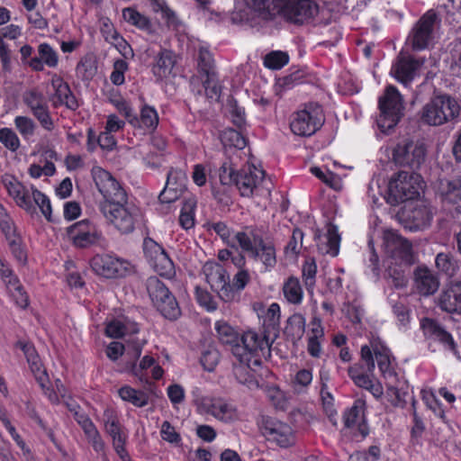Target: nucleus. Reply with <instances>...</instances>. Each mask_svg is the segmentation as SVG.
Masks as SVG:
<instances>
[{
  "mask_svg": "<svg viewBox=\"0 0 461 461\" xmlns=\"http://www.w3.org/2000/svg\"><path fill=\"white\" fill-rule=\"evenodd\" d=\"M438 307L447 313L461 314V283L444 289L438 298Z\"/></svg>",
  "mask_w": 461,
  "mask_h": 461,
  "instance_id": "obj_33",
  "label": "nucleus"
},
{
  "mask_svg": "<svg viewBox=\"0 0 461 461\" xmlns=\"http://www.w3.org/2000/svg\"><path fill=\"white\" fill-rule=\"evenodd\" d=\"M436 19V13L430 10L416 23L409 36V41L414 50H422L429 47L432 41Z\"/></svg>",
  "mask_w": 461,
  "mask_h": 461,
  "instance_id": "obj_22",
  "label": "nucleus"
},
{
  "mask_svg": "<svg viewBox=\"0 0 461 461\" xmlns=\"http://www.w3.org/2000/svg\"><path fill=\"white\" fill-rule=\"evenodd\" d=\"M150 267L161 276L167 279H171L176 275L175 265L167 253L165 252L154 262L150 264Z\"/></svg>",
  "mask_w": 461,
  "mask_h": 461,
  "instance_id": "obj_47",
  "label": "nucleus"
},
{
  "mask_svg": "<svg viewBox=\"0 0 461 461\" xmlns=\"http://www.w3.org/2000/svg\"><path fill=\"white\" fill-rule=\"evenodd\" d=\"M414 285L420 294L429 296L438 291L439 280L432 270L419 267L414 271Z\"/></svg>",
  "mask_w": 461,
  "mask_h": 461,
  "instance_id": "obj_32",
  "label": "nucleus"
},
{
  "mask_svg": "<svg viewBox=\"0 0 461 461\" xmlns=\"http://www.w3.org/2000/svg\"><path fill=\"white\" fill-rule=\"evenodd\" d=\"M426 149L422 142L403 140L400 141L393 150V159L401 166L411 168H419L424 162Z\"/></svg>",
  "mask_w": 461,
  "mask_h": 461,
  "instance_id": "obj_18",
  "label": "nucleus"
},
{
  "mask_svg": "<svg viewBox=\"0 0 461 461\" xmlns=\"http://www.w3.org/2000/svg\"><path fill=\"white\" fill-rule=\"evenodd\" d=\"M307 352L314 358H320L323 353V344L325 342V332L321 318L313 314L310 322L309 330L306 333Z\"/></svg>",
  "mask_w": 461,
  "mask_h": 461,
  "instance_id": "obj_28",
  "label": "nucleus"
},
{
  "mask_svg": "<svg viewBox=\"0 0 461 461\" xmlns=\"http://www.w3.org/2000/svg\"><path fill=\"white\" fill-rule=\"evenodd\" d=\"M460 112L461 107L456 98L448 95H438L422 107L420 119L428 125L440 126L455 121Z\"/></svg>",
  "mask_w": 461,
  "mask_h": 461,
  "instance_id": "obj_5",
  "label": "nucleus"
},
{
  "mask_svg": "<svg viewBox=\"0 0 461 461\" xmlns=\"http://www.w3.org/2000/svg\"><path fill=\"white\" fill-rule=\"evenodd\" d=\"M158 121L157 110L153 106L144 104L140 109V117L134 113L131 124L149 132H153L158 125Z\"/></svg>",
  "mask_w": 461,
  "mask_h": 461,
  "instance_id": "obj_38",
  "label": "nucleus"
},
{
  "mask_svg": "<svg viewBox=\"0 0 461 461\" xmlns=\"http://www.w3.org/2000/svg\"><path fill=\"white\" fill-rule=\"evenodd\" d=\"M143 252L149 265L159 258L166 251L161 245L151 238H146L143 240Z\"/></svg>",
  "mask_w": 461,
  "mask_h": 461,
  "instance_id": "obj_57",
  "label": "nucleus"
},
{
  "mask_svg": "<svg viewBox=\"0 0 461 461\" xmlns=\"http://www.w3.org/2000/svg\"><path fill=\"white\" fill-rule=\"evenodd\" d=\"M100 210L104 218L113 224L121 233L128 234L133 231L138 208L128 203H101Z\"/></svg>",
  "mask_w": 461,
  "mask_h": 461,
  "instance_id": "obj_10",
  "label": "nucleus"
},
{
  "mask_svg": "<svg viewBox=\"0 0 461 461\" xmlns=\"http://www.w3.org/2000/svg\"><path fill=\"white\" fill-rule=\"evenodd\" d=\"M3 183L8 194L14 200L16 204L29 213H34L36 207L32 203V193L35 191L33 185H24L13 176H6Z\"/></svg>",
  "mask_w": 461,
  "mask_h": 461,
  "instance_id": "obj_24",
  "label": "nucleus"
},
{
  "mask_svg": "<svg viewBox=\"0 0 461 461\" xmlns=\"http://www.w3.org/2000/svg\"><path fill=\"white\" fill-rule=\"evenodd\" d=\"M23 102L43 130L52 131L55 129V122L50 114L48 100L41 92L37 89L24 92Z\"/></svg>",
  "mask_w": 461,
  "mask_h": 461,
  "instance_id": "obj_16",
  "label": "nucleus"
},
{
  "mask_svg": "<svg viewBox=\"0 0 461 461\" xmlns=\"http://www.w3.org/2000/svg\"><path fill=\"white\" fill-rule=\"evenodd\" d=\"M285 299L291 304L299 305L303 299V291L297 277H288L283 285Z\"/></svg>",
  "mask_w": 461,
  "mask_h": 461,
  "instance_id": "obj_42",
  "label": "nucleus"
},
{
  "mask_svg": "<svg viewBox=\"0 0 461 461\" xmlns=\"http://www.w3.org/2000/svg\"><path fill=\"white\" fill-rule=\"evenodd\" d=\"M0 229L5 239L18 235L13 219L2 203H0Z\"/></svg>",
  "mask_w": 461,
  "mask_h": 461,
  "instance_id": "obj_55",
  "label": "nucleus"
},
{
  "mask_svg": "<svg viewBox=\"0 0 461 461\" xmlns=\"http://www.w3.org/2000/svg\"><path fill=\"white\" fill-rule=\"evenodd\" d=\"M91 174L98 191L103 194V203H124L128 199L127 194L121 184L110 172L101 167H94Z\"/></svg>",
  "mask_w": 461,
  "mask_h": 461,
  "instance_id": "obj_12",
  "label": "nucleus"
},
{
  "mask_svg": "<svg viewBox=\"0 0 461 461\" xmlns=\"http://www.w3.org/2000/svg\"><path fill=\"white\" fill-rule=\"evenodd\" d=\"M93 271L105 278L123 277L131 272V264L112 254H97L90 261Z\"/></svg>",
  "mask_w": 461,
  "mask_h": 461,
  "instance_id": "obj_14",
  "label": "nucleus"
},
{
  "mask_svg": "<svg viewBox=\"0 0 461 461\" xmlns=\"http://www.w3.org/2000/svg\"><path fill=\"white\" fill-rule=\"evenodd\" d=\"M324 116L321 106L305 104L290 116V129L297 136L308 137L314 134L323 124Z\"/></svg>",
  "mask_w": 461,
  "mask_h": 461,
  "instance_id": "obj_8",
  "label": "nucleus"
},
{
  "mask_svg": "<svg viewBox=\"0 0 461 461\" xmlns=\"http://www.w3.org/2000/svg\"><path fill=\"white\" fill-rule=\"evenodd\" d=\"M51 85L55 90L54 97L56 100L53 102L55 106L65 105L68 109L72 111H75L79 107V104L72 94L68 85L64 82L62 78H52Z\"/></svg>",
  "mask_w": 461,
  "mask_h": 461,
  "instance_id": "obj_36",
  "label": "nucleus"
},
{
  "mask_svg": "<svg viewBox=\"0 0 461 461\" xmlns=\"http://www.w3.org/2000/svg\"><path fill=\"white\" fill-rule=\"evenodd\" d=\"M196 209V200L193 197L185 200L180 215L179 224L185 230H190L194 226V216Z\"/></svg>",
  "mask_w": 461,
  "mask_h": 461,
  "instance_id": "obj_44",
  "label": "nucleus"
},
{
  "mask_svg": "<svg viewBox=\"0 0 461 461\" xmlns=\"http://www.w3.org/2000/svg\"><path fill=\"white\" fill-rule=\"evenodd\" d=\"M317 265L313 258L305 259L302 267V276L308 292L312 293L316 282Z\"/></svg>",
  "mask_w": 461,
  "mask_h": 461,
  "instance_id": "obj_49",
  "label": "nucleus"
},
{
  "mask_svg": "<svg viewBox=\"0 0 461 461\" xmlns=\"http://www.w3.org/2000/svg\"><path fill=\"white\" fill-rule=\"evenodd\" d=\"M58 51L47 42H42L38 46V56L32 58L28 63L34 71H42L44 66L55 68L59 65Z\"/></svg>",
  "mask_w": 461,
  "mask_h": 461,
  "instance_id": "obj_34",
  "label": "nucleus"
},
{
  "mask_svg": "<svg viewBox=\"0 0 461 461\" xmlns=\"http://www.w3.org/2000/svg\"><path fill=\"white\" fill-rule=\"evenodd\" d=\"M265 171L256 167H247L237 173L233 184L238 187L240 194L245 197L261 194L264 185Z\"/></svg>",
  "mask_w": 461,
  "mask_h": 461,
  "instance_id": "obj_21",
  "label": "nucleus"
},
{
  "mask_svg": "<svg viewBox=\"0 0 461 461\" xmlns=\"http://www.w3.org/2000/svg\"><path fill=\"white\" fill-rule=\"evenodd\" d=\"M14 124L17 131L25 141L31 140L37 129L36 122L28 116L18 115L14 119Z\"/></svg>",
  "mask_w": 461,
  "mask_h": 461,
  "instance_id": "obj_46",
  "label": "nucleus"
},
{
  "mask_svg": "<svg viewBox=\"0 0 461 461\" xmlns=\"http://www.w3.org/2000/svg\"><path fill=\"white\" fill-rule=\"evenodd\" d=\"M229 112L232 122L239 128H241L246 122L245 109L240 106L236 100L229 101Z\"/></svg>",
  "mask_w": 461,
  "mask_h": 461,
  "instance_id": "obj_64",
  "label": "nucleus"
},
{
  "mask_svg": "<svg viewBox=\"0 0 461 461\" xmlns=\"http://www.w3.org/2000/svg\"><path fill=\"white\" fill-rule=\"evenodd\" d=\"M84 433L95 452L101 456H105V443L97 428L95 426Z\"/></svg>",
  "mask_w": 461,
  "mask_h": 461,
  "instance_id": "obj_59",
  "label": "nucleus"
},
{
  "mask_svg": "<svg viewBox=\"0 0 461 461\" xmlns=\"http://www.w3.org/2000/svg\"><path fill=\"white\" fill-rule=\"evenodd\" d=\"M0 143L12 152H16L21 147V140L17 133L7 127L0 129Z\"/></svg>",
  "mask_w": 461,
  "mask_h": 461,
  "instance_id": "obj_54",
  "label": "nucleus"
},
{
  "mask_svg": "<svg viewBox=\"0 0 461 461\" xmlns=\"http://www.w3.org/2000/svg\"><path fill=\"white\" fill-rule=\"evenodd\" d=\"M221 141L225 147L243 149L247 146V139L234 129H226L221 133Z\"/></svg>",
  "mask_w": 461,
  "mask_h": 461,
  "instance_id": "obj_48",
  "label": "nucleus"
},
{
  "mask_svg": "<svg viewBox=\"0 0 461 461\" xmlns=\"http://www.w3.org/2000/svg\"><path fill=\"white\" fill-rule=\"evenodd\" d=\"M129 70V64L122 59L113 61V71L110 75V80L114 86H122L125 82L124 74Z\"/></svg>",
  "mask_w": 461,
  "mask_h": 461,
  "instance_id": "obj_56",
  "label": "nucleus"
},
{
  "mask_svg": "<svg viewBox=\"0 0 461 461\" xmlns=\"http://www.w3.org/2000/svg\"><path fill=\"white\" fill-rule=\"evenodd\" d=\"M384 246L388 256L395 264L409 266L412 263V247L409 240L393 230H387L384 235Z\"/></svg>",
  "mask_w": 461,
  "mask_h": 461,
  "instance_id": "obj_20",
  "label": "nucleus"
},
{
  "mask_svg": "<svg viewBox=\"0 0 461 461\" xmlns=\"http://www.w3.org/2000/svg\"><path fill=\"white\" fill-rule=\"evenodd\" d=\"M91 174L98 191L103 194V203H124L128 199L127 194L121 184L110 172L101 167H94Z\"/></svg>",
  "mask_w": 461,
  "mask_h": 461,
  "instance_id": "obj_13",
  "label": "nucleus"
},
{
  "mask_svg": "<svg viewBox=\"0 0 461 461\" xmlns=\"http://www.w3.org/2000/svg\"><path fill=\"white\" fill-rule=\"evenodd\" d=\"M106 433L112 438L113 447L116 454L122 461H131V456L125 447L128 435L123 431L119 420L109 415L104 421Z\"/></svg>",
  "mask_w": 461,
  "mask_h": 461,
  "instance_id": "obj_29",
  "label": "nucleus"
},
{
  "mask_svg": "<svg viewBox=\"0 0 461 461\" xmlns=\"http://www.w3.org/2000/svg\"><path fill=\"white\" fill-rule=\"evenodd\" d=\"M139 325L126 316H119L107 322L105 334L110 338H122L129 336L128 342L132 345L136 357H140L143 346L146 343L144 339L132 338L139 332Z\"/></svg>",
  "mask_w": 461,
  "mask_h": 461,
  "instance_id": "obj_15",
  "label": "nucleus"
},
{
  "mask_svg": "<svg viewBox=\"0 0 461 461\" xmlns=\"http://www.w3.org/2000/svg\"><path fill=\"white\" fill-rule=\"evenodd\" d=\"M118 393L122 400L131 402L135 407L141 408L149 403V395L147 393L136 390L129 385L121 387Z\"/></svg>",
  "mask_w": 461,
  "mask_h": 461,
  "instance_id": "obj_43",
  "label": "nucleus"
},
{
  "mask_svg": "<svg viewBox=\"0 0 461 461\" xmlns=\"http://www.w3.org/2000/svg\"><path fill=\"white\" fill-rule=\"evenodd\" d=\"M392 309L399 327L401 329H407L411 319L409 309L401 302L393 303Z\"/></svg>",
  "mask_w": 461,
  "mask_h": 461,
  "instance_id": "obj_62",
  "label": "nucleus"
},
{
  "mask_svg": "<svg viewBox=\"0 0 461 461\" xmlns=\"http://www.w3.org/2000/svg\"><path fill=\"white\" fill-rule=\"evenodd\" d=\"M224 243L240 249L255 261L262 263L265 271H270L276 265V252L272 240L264 239L259 230L253 226H246L242 230L233 232L226 223L217 221L210 224Z\"/></svg>",
  "mask_w": 461,
  "mask_h": 461,
  "instance_id": "obj_2",
  "label": "nucleus"
},
{
  "mask_svg": "<svg viewBox=\"0 0 461 461\" xmlns=\"http://www.w3.org/2000/svg\"><path fill=\"white\" fill-rule=\"evenodd\" d=\"M438 192L447 210L461 214V176L441 180Z\"/></svg>",
  "mask_w": 461,
  "mask_h": 461,
  "instance_id": "obj_25",
  "label": "nucleus"
},
{
  "mask_svg": "<svg viewBox=\"0 0 461 461\" xmlns=\"http://www.w3.org/2000/svg\"><path fill=\"white\" fill-rule=\"evenodd\" d=\"M237 173L230 158H226L219 169V177L222 185H231L234 183Z\"/></svg>",
  "mask_w": 461,
  "mask_h": 461,
  "instance_id": "obj_61",
  "label": "nucleus"
},
{
  "mask_svg": "<svg viewBox=\"0 0 461 461\" xmlns=\"http://www.w3.org/2000/svg\"><path fill=\"white\" fill-rule=\"evenodd\" d=\"M122 13L123 20L129 24L148 34H154L156 32L155 26L151 20L148 16L140 13L136 8L125 7L122 9Z\"/></svg>",
  "mask_w": 461,
  "mask_h": 461,
  "instance_id": "obj_39",
  "label": "nucleus"
},
{
  "mask_svg": "<svg viewBox=\"0 0 461 461\" xmlns=\"http://www.w3.org/2000/svg\"><path fill=\"white\" fill-rule=\"evenodd\" d=\"M215 330L220 341L230 348L239 361L260 362V352L268 348V340L256 331L248 330L240 336L237 331L225 321H216Z\"/></svg>",
  "mask_w": 461,
  "mask_h": 461,
  "instance_id": "obj_3",
  "label": "nucleus"
},
{
  "mask_svg": "<svg viewBox=\"0 0 461 461\" xmlns=\"http://www.w3.org/2000/svg\"><path fill=\"white\" fill-rule=\"evenodd\" d=\"M435 264L437 268L448 275H452L456 267V261L449 253L440 252L436 256Z\"/></svg>",
  "mask_w": 461,
  "mask_h": 461,
  "instance_id": "obj_58",
  "label": "nucleus"
},
{
  "mask_svg": "<svg viewBox=\"0 0 461 461\" xmlns=\"http://www.w3.org/2000/svg\"><path fill=\"white\" fill-rule=\"evenodd\" d=\"M150 6L154 13L160 14L168 28L176 30L180 27L181 21L176 12L168 6L166 0H150Z\"/></svg>",
  "mask_w": 461,
  "mask_h": 461,
  "instance_id": "obj_41",
  "label": "nucleus"
},
{
  "mask_svg": "<svg viewBox=\"0 0 461 461\" xmlns=\"http://www.w3.org/2000/svg\"><path fill=\"white\" fill-rule=\"evenodd\" d=\"M422 187L423 181L420 175L414 172L400 171L389 182V197L392 203H403L417 198Z\"/></svg>",
  "mask_w": 461,
  "mask_h": 461,
  "instance_id": "obj_7",
  "label": "nucleus"
},
{
  "mask_svg": "<svg viewBox=\"0 0 461 461\" xmlns=\"http://www.w3.org/2000/svg\"><path fill=\"white\" fill-rule=\"evenodd\" d=\"M185 189V176L182 171L170 169L166 186L159 194L158 199L163 203H171L182 195Z\"/></svg>",
  "mask_w": 461,
  "mask_h": 461,
  "instance_id": "obj_30",
  "label": "nucleus"
},
{
  "mask_svg": "<svg viewBox=\"0 0 461 461\" xmlns=\"http://www.w3.org/2000/svg\"><path fill=\"white\" fill-rule=\"evenodd\" d=\"M303 234L302 230L296 229L293 231L292 237L285 248L286 256L295 257L300 253Z\"/></svg>",
  "mask_w": 461,
  "mask_h": 461,
  "instance_id": "obj_63",
  "label": "nucleus"
},
{
  "mask_svg": "<svg viewBox=\"0 0 461 461\" xmlns=\"http://www.w3.org/2000/svg\"><path fill=\"white\" fill-rule=\"evenodd\" d=\"M402 265L403 264L397 263L395 266H389L385 273V279L388 285L397 289L405 287L408 283V278Z\"/></svg>",
  "mask_w": 461,
  "mask_h": 461,
  "instance_id": "obj_45",
  "label": "nucleus"
},
{
  "mask_svg": "<svg viewBox=\"0 0 461 461\" xmlns=\"http://www.w3.org/2000/svg\"><path fill=\"white\" fill-rule=\"evenodd\" d=\"M326 248L323 250L324 253L336 257L339 252L340 236L338 232V228L335 225H329L327 230Z\"/></svg>",
  "mask_w": 461,
  "mask_h": 461,
  "instance_id": "obj_52",
  "label": "nucleus"
},
{
  "mask_svg": "<svg viewBox=\"0 0 461 461\" xmlns=\"http://www.w3.org/2000/svg\"><path fill=\"white\" fill-rule=\"evenodd\" d=\"M424 62L423 59H417L411 55L400 53L391 68V74L398 82L408 87L414 78L419 76Z\"/></svg>",
  "mask_w": 461,
  "mask_h": 461,
  "instance_id": "obj_23",
  "label": "nucleus"
},
{
  "mask_svg": "<svg viewBox=\"0 0 461 461\" xmlns=\"http://www.w3.org/2000/svg\"><path fill=\"white\" fill-rule=\"evenodd\" d=\"M176 64V54L172 50L160 49L154 57L151 72L157 81H162L167 79L173 74Z\"/></svg>",
  "mask_w": 461,
  "mask_h": 461,
  "instance_id": "obj_31",
  "label": "nucleus"
},
{
  "mask_svg": "<svg viewBox=\"0 0 461 461\" xmlns=\"http://www.w3.org/2000/svg\"><path fill=\"white\" fill-rule=\"evenodd\" d=\"M289 62L287 52L281 50H273L264 58V66L269 69L278 70Z\"/></svg>",
  "mask_w": 461,
  "mask_h": 461,
  "instance_id": "obj_51",
  "label": "nucleus"
},
{
  "mask_svg": "<svg viewBox=\"0 0 461 461\" xmlns=\"http://www.w3.org/2000/svg\"><path fill=\"white\" fill-rule=\"evenodd\" d=\"M68 236L77 248H87L104 240L102 231L88 220L77 221L67 230Z\"/></svg>",
  "mask_w": 461,
  "mask_h": 461,
  "instance_id": "obj_19",
  "label": "nucleus"
},
{
  "mask_svg": "<svg viewBox=\"0 0 461 461\" xmlns=\"http://www.w3.org/2000/svg\"><path fill=\"white\" fill-rule=\"evenodd\" d=\"M361 363H356L348 367V374L356 386L368 391L375 399L384 394L382 384L373 376L377 364L381 376L385 381L389 391H393L396 397L398 382L397 362L390 348L380 341H371L370 345H363L360 348Z\"/></svg>",
  "mask_w": 461,
  "mask_h": 461,
  "instance_id": "obj_1",
  "label": "nucleus"
},
{
  "mask_svg": "<svg viewBox=\"0 0 461 461\" xmlns=\"http://www.w3.org/2000/svg\"><path fill=\"white\" fill-rule=\"evenodd\" d=\"M366 401L357 399L354 404L344 413V423L348 428L357 427L362 437H366L368 428L365 421Z\"/></svg>",
  "mask_w": 461,
  "mask_h": 461,
  "instance_id": "obj_35",
  "label": "nucleus"
},
{
  "mask_svg": "<svg viewBox=\"0 0 461 461\" xmlns=\"http://www.w3.org/2000/svg\"><path fill=\"white\" fill-rule=\"evenodd\" d=\"M246 5L270 18L279 15L285 21L303 24L318 14V5L311 0H244Z\"/></svg>",
  "mask_w": 461,
  "mask_h": 461,
  "instance_id": "obj_4",
  "label": "nucleus"
},
{
  "mask_svg": "<svg viewBox=\"0 0 461 461\" xmlns=\"http://www.w3.org/2000/svg\"><path fill=\"white\" fill-rule=\"evenodd\" d=\"M147 290L153 304L166 319L173 321L181 315L176 297L157 276L147 279Z\"/></svg>",
  "mask_w": 461,
  "mask_h": 461,
  "instance_id": "obj_9",
  "label": "nucleus"
},
{
  "mask_svg": "<svg viewBox=\"0 0 461 461\" xmlns=\"http://www.w3.org/2000/svg\"><path fill=\"white\" fill-rule=\"evenodd\" d=\"M32 200L33 204H36L40 208L41 213L45 216V218L48 221H50L52 209L50 201L48 198V196L41 193V191H39L38 189H35V191H33L32 193Z\"/></svg>",
  "mask_w": 461,
  "mask_h": 461,
  "instance_id": "obj_60",
  "label": "nucleus"
},
{
  "mask_svg": "<svg viewBox=\"0 0 461 461\" xmlns=\"http://www.w3.org/2000/svg\"><path fill=\"white\" fill-rule=\"evenodd\" d=\"M260 429L267 440L280 447H288L295 442L292 427L275 418L263 417Z\"/></svg>",
  "mask_w": 461,
  "mask_h": 461,
  "instance_id": "obj_17",
  "label": "nucleus"
},
{
  "mask_svg": "<svg viewBox=\"0 0 461 461\" xmlns=\"http://www.w3.org/2000/svg\"><path fill=\"white\" fill-rule=\"evenodd\" d=\"M420 329L427 339L439 342L449 351H456V344L452 335L437 321L430 318H423L420 320Z\"/></svg>",
  "mask_w": 461,
  "mask_h": 461,
  "instance_id": "obj_27",
  "label": "nucleus"
},
{
  "mask_svg": "<svg viewBox=\"0 0 461 461\" xmlns=\"http://www.w3.org/2000/svg\"><path fill=\"white\" fill-rule=\"evenodd\" d=\"M380 110L377 125L383 132L393 129L403 115L402 96L394 86H387L384 93L378 99Z\"/></svg>",
  "mask_w": 461,
  "mask_h": 461,
  "instance_id": "obj_6",
  "label": "nucleus"
},
{
  "mask_svg": "<svg viewBox=\"0 0 461 461\" xmlns=\"http://www.w3.org/2000/svg\"><path fill=\"white\" fill-rule=\"evenodd\" d=\"M240 365L234 367V375L236 379L240 384L246 385L250 390L256 389L258 387V382L255 377V375L252 371V366H258L261 364V361L258 364L254 363H247L245 361H239Z\"/></svg>",
  "mask_w": 461,
  "mask_h": 461,
  "instance_id": "obj_40",
  "label": "nucleus"
},
{
  "mask_svg": "<svg viewBox=\"0 0 461 461\" xmlns=\"http://www.w3.org/2000/svg\"><path fill=\"white\" fill-rule=\"evenodd\" d=\"M306 319L302 313H294L287 321L286 332L301 339L305 332Z\"/></svg>",
  "mask_w": 461,
  "mask_h": 461,
  "instance_id": "obj_53",
  "label": "nucleus"
},
{
  "mask_svg": "<svg viewBox=\"0 0 461 461\" xmlns=\"http://www.w3.org/2000/svg\"><path fill=\"white\" fill-rule=\"evenodd\" d=\"M208 412L224 422H230L238 419L236 407L222 398L212 399L208 406Z\"/></svg>",
  "mask_w": 461,
  "mask_h": 461,
  "instance_id": "obj_37",
  "label": "nucleus"
},
{
  "mask_svg": "<svg viewBox=\"0 0 461 461\" xmlns=\"http://www.w3.org/2000/svg\"><path fill=\"white\" fill-rule=\"evenodd\" d=\"M155 364V359L150 356H145L141 358L140 363L133 364L131 368V374L136 376L140 383L149 384V376L148 375V369H150Z\"/></svg>",
  "mask_w": 461,
  "mask_h": 461,
  "instance_id": "obj_50",
  "label": "nucleus"
},
{
  "mask_svg": "<svg viewBox=\"0 0 461 461\" xmlns=\"http://www.w3.org/2000/svg\"><path fill=\"white\" fill-rule=\"evenodd\" d=\"M205 280L218 296L225 303L239 300V294L230 284L227 271L220 264L210 263L203 267Z\"/></svg>",
  "mask_w": 461,
  "mask_h": 461,
  "instance_id": "obj_11",
  "label": "nucleus"
},
{
  "mask_svg": "<svg viewBox=\"0 0 461 461\" xmlns=\"http://www.w3.org/2000/svg\"><path fill=\"white\" fill-rule=\"evenodd\" d=\"M197 68L199 73L205 77L203 79V86L205 90L211 89L214 95H217L220 92V87L215 82V73L213 70V58L208 48L200 46L197 53Z\"/></svg>",
  "mask_w": 461,
  "mask_h": 461,
  "instance_id": "obj_26",
  "label": "nucleus"
}]
</instances>
